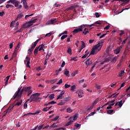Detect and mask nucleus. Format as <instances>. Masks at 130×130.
Masks as SVG:
<instances>
[{"mask_svg": "<svg viewBox=\"0 0 130 130\" xmlns=\"http://www.w3.org/2000/svg\"><path fill=\"white\" fill-rule=\"evenodd\" d=\"M64 101L67 102V101H70V97H67L64 99Z\"/></svg>", "mask_w": 130, "mask_h": 130, "instance_id": "nucleus-63", "label": "nucleus"}, {"mask_svg": "<svg viewBox=\"0 0 130 130\" xmlns=\"http://www.w3.org/2000/svg\"><path fill=\"white\" fill-rule=\"evenodd\" d=\"M118 106H119V107H121V106H122L123 105V103H122V100L120 101H119L118 102Z\"/></svg>", "mask_w": 130, "mask_h": 130, "instance_id": "nucleus-36", "label": "nucleus"}, {"mask_svg": "<svg viewBox=\"0 0 130 130\" xmlns=\"http://www.w3.org/2000/svg\"><path fill=\"white\" fill-rule=\"evenodd\" d=\"M62 83V79H61L59 80L58 82L57 83V85H60V84Z\"/></svg>", "mask_w": 130, "mask_h": 130, "instance_id": "nucleus-58", "label": "nucleus"}, {"mask_svg": "<svg viewBox=\"0 0 130 130\" xmlns=\"http://www.w3.org/2000/svg\"><path fill=\"white\" fill-rule=\"evenodd\" d=\"M67 37H68V35H63V36L61 37V40H63V39H64L65 38H67Z\"/></svg>", "mask_w": 130, "mask_h": 130, "instance_id": "nucleus-44", "label": "nucleus"}, {"mask_svg": "<svg viewBox=\"0 0 130 130\" xmlns=\"http://www.w3.org/2000/svg\"><path fill=\"white\" fill-rule=\"evenodd\" d=\"M49 98L50 100H53V99H54V93H52V94H51L49 96Z\"/></svg>", "mask_w": 130, "mask_h": 130, "instance_id": "nucleus-30", "label": "nucleus"}, {"mask_svg": "<svg viewBox=\"0 0 130 130\" xmlns=\"http://www.w3.org/2000/svg\"><path fill=\"white\" fill-rule=\"evenodd\" d=\"M20 45L21 43H19L17 45L16 47L15 48L14 52H18V50H19Z\"/></svg>", "mask_w": 130, "mask_h": 130, "instance_id": "nucleus-17", "label": "nucleus"}, {"mask_svg": "<svg viewBox=\"0 0 130 130\" xmlns=\"http://www.w3.org/2000/svg\"><path fill=\"white\" fill-rule=\"evenodd\" d=\"M120 52V50L119 48H117L116 50H114V53L115 54H118Z\"/></svg>", "mask_w": 130, "mask_h": 130, "instance_id": "nucleus-23", "label": "nucleus"}, {"mask_svg": "<svg viewBox=\"0 0 130 130\" xmlns=\"http://www.w3.org/2000/svg\"><path fill=\"white\" fill-rule=\"evenodd\" d=\"M28 107V105L27 104V102H25L23 105V108L24 109H26Z\"/></svg>", "mask_w": 130, "mask_h": 130, "instance_id": "nucleus-49", "label": "nucleus"}, {"mask_svg": "<svg viewBox=\"0 0 130 130\" xmlns=\"http://www.w3.org/2000/svg\"><path fill=\"white\" fill-rule=\"evenodd\" d=\"M81 43H82L81 47L85 48V47H86V44L85 43V42L83 41H81Z\"/></svg>", "mask_w": 130, "mask_h": 130, "instance_id": "nucleus-38", "label": "nucleus"}, {"mask_svg": "<svg viewBox=\"0 0 130 130\" xmlns=\"http://www.w3.org/2000/svg\"><path fill=\"white\" fill-rule=\"evenodd\" d=\"M23 28H28V27H24V25L20 28L19 30L17 31V32H22L23 31Z\"/></svg>", "mask_w": 130, "mask_h": 130, "instance_id": "nucleus-39", "label": "nucleus"}, {"mask_svg": "<svg viewBox=\"0 0 130 130\" xmlns=\"http://www.w3.org/2000/svg\"><path fill=\"white\" fill-rule=\"evenodd\" d=\"M67 103V102L64 100H62L61 102L58 104V105H64Z\"/></svg>", "mask_w": 130, "mask_h": 130, "instance_id": "nucleus-24", "label": "nucleus"}, {"mask_svg": "<svg viewBox=\"0 0 130 130\" xmlns=\"http://www.w3.org/2000/svg\"><path fill=\"white\" fill-rule=\"evenodd\" d=\"M21 3H23V6L25 10H28L29 6L27 4V0H21Z\"/></svg>", "mask_w": 130, "mask_h": 130, "instance_id": "nucleus-11", "label": "nucleus"}, {"mask_svg": "<svg viewBox=\"0 0 130 130\" xmlns=\"http://www.w3.org/2000/svg\"><path fill=\"white\" fill-rule=\"evenodd\" d=\"M69 74H70V71H69L68 69H65L64 75H66V77H70Z\"/></svg>", "mask_w": 130, "mask_h": 130, "instance_id": "nucleus-22", "label": "nucleus"}, {"mask_svg": "<svg viewBox=\"0 0 130 130\" xmlns=\"http://www.w3.org/2000/svg\"><path fill=\"white\" fill-rule=\"evenodd\" d=\"M17 54H18V53L16 52H14L12 55V57H16L17 56Z\"/></svg>", "mask_w": 130, "mask_h": 130, "instance_id": "nucleus-52", "label": "nucleus"}, {"mask_svg": "<svg viewBox=\"0 0 130 130\" xmlns=\"http://www.w3.org/2000/svg\"><path fill=\"white\" fill-rule=\"evenodd\" d=\"M118 95H119V93H118L116 94L115 93H113L112 95H110V98H112L113 96V98H116V97H117Z\"/></svg>", "mask_w": 130, "mask_h": 130, "instance_id": "nucleus-25", "label": "nucleus"}, {"mask_svg": "<svg viewBox=\"0 0 130 130\" xmlns=\"http://www.w3.org/2000/svg\"><path fill=\"white\" fill-rule=\"evenodd\" d=\"M95 16L96 18H99V17H100V14H99V13L98 12H95Z\"/></svg>", "mask_w": 130, "mask_h": 130, "instance_id": "nucleus-57", "label": "nucleus"}, {"mask_svg": "<svg viewBox=\"0 0 130 130\" xmlns=\"http://www.w3.org/2000/svg\"><path fill=\"white\" fill-rule=\"evenodd\" d=\"M38 113H40V111H38L36 112L35 113H32V115H36V114H38Z\"/></svg>", "mask_w": 130, "mask_h": 130, "instance_id": "nucleus-59", "label": "nucleus"}, {"mask_svg": "<svg viewBox=\"0 0 130 130\" xmlns=\"http://www.w3.org/2000/svg\"><path fill=\"white\" fill-rule=\"evenodd\" d=\"M102 46H103V44L101 45V43H100V41L98 42V44L95 45L93 47H94L96 50H101V48H102Z\"/></svg>", "mask_w": 130, "mask_h": 130, "instance_id": "nucleus-9", "label": "nucleus"}, {"mask_svg": "<svg viewBox=\"0 0 130 130\" xmlns=\"http://www.w3.org/2000/svg\"><path fill=\"white\" fill-rule=\"evenodd\" d=\"M117 59V56H115L113 59L112 61H113V62H115V61H116V60Z\"/></svg>", "mask_w": 130, "mask_h": 130, "instance_id": "nucleus-54", "label": "nucleus"}, {"mask_svg": "<svg viewBox=\"0 0 130 130\" xmlns=\"http://www.w3.org/2000/svg\"><path fill=\"white\" fill-rule=\"evenodd\" d=\"M44 44H42V45H40L41 47L39 49V51H41V50H43V48H45V46H44Z\"/></svg>", "mask_w": 130, "mask_h": 130, "instance_id": "nucleus-28", "label": "nucleus"}, {"mask_svg": "<svg viewBox=\"0 0 130 130\" xmlns=\"http://www.w3.org/2000/svg\"><path fill=\"white\" fill-rule=\"evenodd\" d=\"M59 99H63V95H62L60 94H59L58 95V96H57V99H56V100H59Z\"/></svg>", "mask_w": 130, "mask_h": 130, "instance_id": "nucleus-31", "label": "nucleus"}, {"mask_svg": "<svg viewBox=\"0 0 130 130\" xmlns=\"http://www.w3.org/2000/svg\"><path fill=\"white\" fill-rule=\"evenodd\" d=\"M29 90H31V86L23 87L22 89L20 90L19 97H22V94L24 92L26 93L28 92Z\"/></svg>", "mask_w": 130, "mask_h": 130, "instance_id": "nucleus-6", "label": "nucleus"}, {"mask_svg": "<svg viewBox=\"0 0 130 130\" xmlns=\"http://www.w3.org/2000/svg\"><path fill=\"white\" fill-rule=\"evenodd\" d=\"M49 82L51 84H54V83H55L56 82V80L54 79V80H50Z\"/></svg>", "mask_w": 130, "mask_h": 130, "instance_id": "nucleus-55", "label": "nucleus"}, {"mask_svg": "<svg viewBox=\"0 0 130 130\" xmlns=\"http://www.w3.org/2000/svg\"><path fill=\"white\" fill-rule=\"evenodd\" d=\"M75 89H76V85H73L71 86L70 90L71 91H75Z\"/></svg>", "mask_w": 130, "mask_h": 130, "instance_id": "nucleus-41", "label": "nucleus"}, {"mask_svg": "<svg viewBox=\"0 0 130 130\" xmlns=\"http://www.w3.org/2000/svg\"><path fill=\"white\" fill-rule=\"evenodd\" d=\"M53 34L52 32L48 33L46 35L45 37H50V36L53 35Z\"/></svg>", "mask_w": 130, "mask_h": 130, "instance_id": "nucleus-34", "label": "nucleus"}, {"mask_svg": "<svg viewBox=\"0 0 130 130\" xmlns=\"http://www.w3.org/2000/svg\"><path fill=\"white\" fill-rule=\"evenodd\" d=\"M32 92H33V91H32V90H31V89H29L27 91V96H29V95H31V93H32Z\"/></svg>", "mask_w": 130, "mask_h": 130, "instance_id": "nucleus-51", "label": "nucleus"}, {"mask_svg": "<svg viewBox=\"0 0 130 130\" xmlns=\"http://www.w3.org/2000/svg\"><path fill=\"white\" fill-rule=\"evenodd\" d=\"M84 28H85V24L81 25L78 28L75 29L72 31L73 35H75V34H77V33H79V32H82Z\"/></svg>", "mask_w": 130, "mask_h": 130, "instance_id": "nucleus-5", "label": "nucleus"}, {"mask_svg": "<svg viewBox=\"0 0 130 130\" xmlns=\"http://www.w3.org/2000/svg\"><path fill=\"white\" fill-rule=\"evenodd\" d=\"M11 77V76H7L6 79H5L6 80L5 82V86H7L8 85V83L9 82V80H10V77Z\"/></svg>", "mask_w": 130, "mask_h": 130, "instance_id": "nucleus-21", "label": "nucleus"}, {"mask_svg": "<svg viewBox=\"0 0 130 130\" xmlns=\"http://www.w3.org/2000/svg\"><path fill=\"white\" fill-rule=\"evenodd\" d=\"M21 88H18V91H17V92L16 93V94L15 95V96L13 98V100H14L16 98H17V99H18V100H20V99H21V98L22 97V96H20V92H21Z\"/></svg>", "mask_w": 130, "mask_h": 130, "instance_id": "nucleus-7", "label": "nucleus"}, {"mask_svg": "<svg viewBox=\"0 0 130 130\" xmlns=\"http://www.w3.org/2000/svg\"><path fill=\"white\" fill-rule=\"evenodd\" d=\"M30 57L26 56L25 58V60H24V63H26V62L27 61L26 63V68H30Z\"/></svg>", "mask_w": 130, "mask_h": 130, "instance_id": "nucleus-10", "label": "nucleus"}, {"mask_svg": "<svg viewBox=\"0 0 130 130\" xmlns=\"http://www.w3.org/2000/svg\"><path fill=\"white\" fill-rule=\"evenodd\" d=\"M99 51H100V49H99L98 50L94 47H92V48L91 49V51L90 52L89 56H90V55H94V54H96L97 52H98Z\"/></svg>", "mask_w": 130, "mask_h": 130, "instance_id": "nucleus-8", "label": "nucleus"}, {"mask_svg": "<svg viewBox=\"0 0 130 130\" xmlns=\"http://www.w3.org/2000/svg\"><path fill=\"white\" fill-rule=\"evenodd\" d=\"M58 118H59V116H57L55 117V118H54V119H52V120L53 121H56V120H57L58 119Z\"/></svg>", "mask_w": 130, "mask_h": 130, "instance_id": "nucleus-46", "label": "nucleus"}, {"mask_svg": "<svg viewBox=\"0 0 130 130\" xmlns=\"http://www.w3.org/2000/svg\"><path fill=\"white\" fill-rule=\"evenodd\" d=\"M95 24H98L99 25H102V23L100 21H97L94 23Z\"/></svg>", "mask_w": 130, "mask_h": 130, "instance_id": "nucleus-60", "label": "nucleus"}, {"mask_svg": "<svg viewBox=\"0 0 130 130\" xmlns=\"http://www.w3.org/2000/svg\"><path fill=\"white\" fill-rule=\"evenodd\" d=\"M55 23V19H51V21H48L47 22V25H50L51 24H54Z\"/></svg>", "mask_w": 130, "mask_h": 130, "instance_id": "nucleus-15", "label": "nucleus"}, {"mask_svg": "<svg viewBox=\"0 0 130 130\" xmlns=\"http://www.w3.org/2000/svg\"><path fill=\"white\" fill-rule=\"evenodd\" d=\"M77 74H78V70L76 71L75 72H73L72 74V77H75V76H76V75H77Z\"/></svg>", "mask_w": 130, "mask_h": 130, "instance_id": "nucleus-43", "label": "nucleus"}, {"mask_svg": "<svg viewBox=\"0 0 130 130\" xmlns=\"http://www.w3.org/2000/svg\"><path fill=\"white\" fill-rule=\"evenodd\" d=\"M67 112H69V113H71V112H73V110H72V109H71V108H68L67 109Z\"/></svg>", "mask_w": 130, "mask_h": 130, "instance_id": "nucleus-42", "label": "nucleus"}, {"mask_svg": "<svg viewBox=\"0 0 130 130\" xmlns=\"http://www.w3.org/2000/svg\"><path fill=\"white\" fill-rule=\"evenodd\" d=\"M82 33L83 34H84V35H87L89 33V29H88L87 28H85Z\"/></svg>", "mask_w": 130, "mask_h": 130, "instance_id": "nucleus-20", "label": "nucleus"}, {"mask_svg": "<svg viewBox=\"0 0 130 130\" xmlns=\"http://www.w3.org/2000/svg\"><path fill=\"white\" fill-rule=\"evenodd\" d=\"M95 88H96V89H98V90L100 89V88H101V85H98L97 84L95 85Z\"/></svg>", "mask_w": 130, "mask_h": 130, "instance_id": "nucleus-62", "label": "nucleus"}, {"mask_svg": "<svg viewBox=\"0 0 130 130\" xmlns=\"http://www.w3.org/2000/svg\"><path fill=\"white\" fill-rule=\"evenodd\" d=\"M7 9H9V8H14V6L10 4H7L6 5Z\"/></svg>", "mask_w": 130, "mask_h": 130, "instance_id": "nucleus-40", "label": "nucleus"}, {"mask_svg": "<svg viewBox=\"0 0 130 130\" xmlns=\"http://www.w3.org/2000/svg\"><path fill=\"white\" fill-rule=\"evenodd\" d=\"M93 63V62H92V60H91L90 58H87V60L86 61V66H90V64H92Z\"/></svg>", "mask_w": 130, "mask_h": 130, "instance_id": "nucleus-13", "label": "nucleus"}, {"mask_svg": "<svg viewBox=\"0 0 130 130\" xmlns=\"http://www.w3.org/2000/svg\"><path fill=\"white\" fill-rule=\"evenodd\" d=\"M77 118H78V114H75L74 116H71L69 119L70 121H68L66 123V126H69V125H71V124H72V123L74 122V121L77 120Z\"/></svg>", "mask_w": 130, "mask_h": 130, "instance_id": "nucleus-3", "label": "nucleus"}, {"mask_svg": "<svg viewBox=\"0 0 130 130\" xmlns=\"http://www.w3.org/2000/svg\"><path fill=\"white\" fill-rule=\"evenodd\" d=\"M39 48H40V46L35 48L34 51V54L35 55H37V54L38 53V50L39 49Z\"/></svg>", "mask_w": 130, "mask_h": 130, "instance_id": "nucleus-16", "label": "nucleus"}, {"mask_svg": "<svg viewBox=\"0 0 130 130\" xmlns=\"http://www.w3.org/2000/svg\"><path fill=\"white\" fill-rule=\"evenodd\" d=\"M23 103V101L21 100L20 102H18L16 103L13 106H20V105H21Z\"/></svg>", "mask_w": 130, "mask_h": 130, "instance_id": "nucleus-19", "label": "nucleus"}, {"mask_svg": "<svg viewBox=\"0 0 130 130\" xmlns=\"http://www.w3.org/2000/svg\"><path fill=\"white\" fill-rule=\"evenodd\" d=\"M89 53H90V52H88V53H86L83 56H82L81 58H86V57L88 56V54H89Z\"/></svg>", "mask_w": 130, "mask_h": 130, "instance_id": "nucleus-35", "label": "nucleus"}, {"mask_svg": "<svg viewBox=\"0 0 130 130\" xmlns=\"http://www.w3.org/2000/svg\"><path fill=\"white\" fill-rule=\"evenodd\" d=\"M33 14H31L30 15H26L25 16V20H27L28 19V18H29V17H31V16H33Z\"/></svg>", "mask_w": 130, "mask_h": 130, "instance_id": "nucleus-45", "label": "nucleus"}, {"mask_svg": "<svg viewBox=\"0 0 130 130\" xmlns=\"http://www.w3.org/2000/svg\"><path fill=\"white\" fill-rule=\"evenodd\" d=\"M96 113V112H92L91 113H90V114H88V116H87L85 117V119H88V118H89V117H90V116H92L93 115H94V114H95Z\"/></svg>", "mask_w": 130, "mask_h": 130, "instance_id": "nucleus-18", "label": "nucleus"}, {"mask_svg": "<svg viewBox=\"0 0 130 130\" xmlns=\"http://www.w3.org/2000/svg\"><path fill=\"white\" fill-rule=\"evenodd\" d=\"M67 52L69 53V54H70L71 55L72 54V49H71V47H68L67 50Z\"/></svg>", "mask_w": 130, "mask_h": 130, "instance_id": "nucleus-29", "label": "nucleus"}, {"mask_svg": "<svg viewBox=\"0 0 130 130\" xmlns=\"http://www.w3.org/2000/svg\"><path fill=\"white\" fill-rule=\"evenodd\" d=\"M48 107H46L43 109V111L45 112L48 111Z\"/></svg>", "mask_w": 130, "mask_h": 130, "instance_id": "nucleus-64", "label": "nucleus"}, {"mask_svg": "<svg viewBox=\"0 0 130 130\" xmlns=\"http://www.w3.org/2000/svg\"><path fill=\"white\" fill-rule=\"evenodd\" d=\"M28 115H32V113H28L27 114H25L22 116V117H24V116H28Z\"/></svg>", "mask_w": 130, "mask_h": 130, "instance_id": "nucleus-50", "label": "nucleus"}, {"mask_svg": "<svg viewBox=\"0 0 130 130\" xmlns=\"http://www.w3.org/2000/svg\"><path fill=\"white\" fill-rule=\"evenodd\" d=\"M78 58V57L76 56L74 57L73 58H72L70 60L72 61V60H74V61H77L78 60V59H77V58Z\"/></svg>", "mask_w": 130, "mask_h": 130, "instance_id": "nucleus-48", "label": "nucleus"}, {"mask_svg": "<svg viewBox=\"0 0 130 130\" xmlns=\"http://www.w3.org/2000/svg\"><path fill=\"white\" fill-rule=\"evenodd\" d=\"M38 96H39V93H36L35 94H32L30 97V102L29 103H31V102H40V99L41 98H38Z\"/></svg>", "mask_w": 130, "mask_h": 130, "instance_id": "nucleus-1", "label": "nucleus"}, {"mask_svg": "<svg viewBox=\"0 0 130 130\" xmlns=\"http://www.w3.org/2000/svg\"><path fill=\"white\" fill-rule=\"evenodd\" d=\"M37 20H38L37 18H35V19L32 18L31 20L28 21L27 23L23 24V27H28L29 28V27L32 26L34 23H36Z\"/></svg>", "mask_w": 130, "mask_h": 130, "instance_id": "nucleus-4", "label": "nucleus"}, {"mask_svg": "<svg viewBox=\"0 0 130 130\" xmlns=\"http://www.w3.org/2000/svg\"><path fill=\"white\" fill-rule=\"evenodd\" d=\"M76 94H84V91L83 90L78 89L76 92Z\"/></svg>", "mask_w": 130, "mask_h": 130, "instance_id": "nucleus-27", "label": "nucleus"}, {"mask_svg": "<svg viewBox=\"0 0 130 130\" xmlns=\"http://www.w3.org/2000/svg\"><path fill=\"white\" fill-rule=\"evenodd\" d=\"M78 6H71L70 7H69V8L68 9V10H69L70 11L72 10H74V9L77 8Z\"/></svg>", "mask_w": 130, "mask_h": 130, "instance_id": "nucleus-26", "label": "nucleus"}, {"mask_svg": "<svg viewBox=\"0 0 130 130\" xmlns=\"http://www.w3.org/2000/svg\"><path fill=\"white\" fill-rule=\"evenodd\" d=\"M20 4V2L19 1H16L15 3H14V5H15V7L16 8H17V7H18L19 6V4Z\"/></svg>", "mask_w": 130, "mask_h": 130, "instance_id": "nucleus-33", "label": "nucleus"}, {"mask_svg": "<svg viewBox=\"0 0 130 130\" xmlns=\"http://www.w3.org/2000/svg\"><path fill=\"white\" fill-rule=\"evenodd\" d=\"M48 104H56V102H54V101H52L48 103Z\"/></svg>", "mask_w": 130, "mask_h": 130, "instance_id": "nucleus-56", "label": "nucleus"}, {"mask_svg": "<svg viewBox=\"0 0 130 130\" xmlns=\"http://www.w3.org/2000/svg\"><path fill=\"white\" fill-rule=\"evenodd\" d=\"M59 72H61V68H59L58 71V70L55 71L56 76H57L58 75Z\"/></svg>", "mask_w": 130, "mask_h": 130, "instance_id": "nucleus-37", "label": "nucleus"}, {"mask_svg": "<svg viewBox=\"0 0 130 130\" xmlns=\"http://www.w3.org/2000/svg\"><path fill=\"white\" fill-rule=\"evenodd\" d=\"M113 111H114L113 110H107V113H108V114H111L112 113H113Z\"/></svg>", "mask_w": 130, "mask_h": 130, "instance_id": "nucleus-32", "label": "nucleus"}, {"mask_svg": "<svg viewBox=\"0 0 130 130\" xmlns=\"http://www.w3.org/2000/svg\"><path fill=\"white\" fill-rule=\"evenodd\" d=\"M60 129H62V130H66V127H59V128H57L55 130H60Z\"/></svg>", "mask_w": 130, "mask_h": 130, "instance_id": "nucleus-61", "label": "nucleus"}, {"mask_svg": "<svg viewBox=\"0 0 130 130\" xmlns=\"http://www.w3.org/2000/svg\"><path fill=\"white\" fill-rule=\"evenodd\" d=\"M56 126H57V125H55V123H54L50 126V128H52V127H56Z\"/></svg>", "mask_w": 130, "mask_h": 130, "instance_id": "nucleus-53", "label": "nucleus"}, {"mask_svg": "<svg viewBox=\"0 0 130 130\" xmlns=\"http://www.w3.org/2000/svg\"><path fill=\"white\" fill-rule=\"evenodd\" d=\"M40 40H41V39H39L38 40H37L35 42L34 44H33V45L31 46V48L29 49L28 50V51H29L28 52V54H29V55H31V54L32 53V52H33V50H34V48L35 47H36V45H37L38 43L40 41Z\"/></svg>", "mask_w": 130, "mask_h": 130, "instance_id": "nucleus-2", "label": "nucleus"}, {"mask_svg": "<svg viewBox=\"0 0 130 130\" xmlns=\"http://www.w3.org/2000/svg\"><path fill=\"white\" fill-rule=\"evenodd\" d=\"M14 107H15V106H10L9 108L5 111V112H6V114H7V113H10V112H11Z\"/></svg>", "mask_w": 130, "mask_h": 130, "instance_id": "nucleus-12", "label": "nucleus"}, {"mask_svg": "<svg viewBox=\"0 0 130 130\" xmlns=\"http://www.w3.org/2000/svg\"><path fill=\"white\" fill-rule=\"evenodd\" d=\"M23 17H24V15H23L22 14H18L17 18L15 19V21H17L18 20H20V19H22V18H23Z\"/></svg>", "mask_w": 130, "mask_h": 130, "instance_id": "nucleus-14", "label": "nucleus"}, {"mask_svg": "<svg viewBox=\"0 0 130 130\" xmlns=\"http://www.w3.org/2000/svg\"><path fill=\"white\" fill-rule=\"evenodd\" d=\"M70 87H71V84H66L64 85V88H65V89H68V88H70Z\"/></svg>", "mask_w": 130, "mask_h": 130, "instance_id": "nucleus-47", "label": "nucleus"}]
</instances>
